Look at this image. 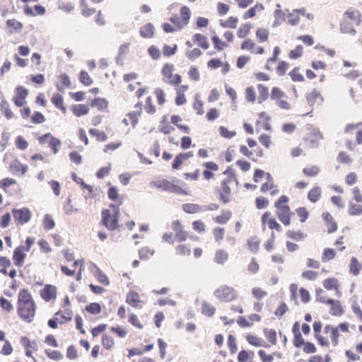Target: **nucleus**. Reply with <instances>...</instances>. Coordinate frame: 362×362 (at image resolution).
Listing matches in <instances>:
<instances>
[{"label": "nucleus", "instance_id": "61", "mask_svg": "<svg viewBox=\"0 0 362 362\" xmlns=\"http://www.w3.org/2000/svg\"><path fill=\"white\" fill-rule=\"evenodd\" d=\"M34 124H41L45 121L44 115L40 112H35L31 117Z\"/></svg>", "mask_w": 362, "mask_h": 362}, {"label": "nucleus", "instance_id": "32", "mask_svg": "<svg viewBox=\"0 0 362 362\" xmlns=\"http://www.w3.org/2000/svg\"><path fill=\"white\" fill-rule=\"evenodd\" d=\"M336 255L335 251L333 249L331 248H326L324 250L322 256V261L323 262H328L332 259L334 258Z\"/></svg>", "mask_w": 362, "mask_h": 362}, {"label": "nucleus", "instance_id": "53", "mask_svg": "<svg viewBox=\"0 0 362 362\" xmlns=\"http://www.w3.org/2000/svg\"><path fill=\"white\" fill-rule=\"evenodd\" d=\"M238 18L236 17H230L224 23H221V26L224 28H235L237 26Z\"/></svg>", "mask_w": 362, "mask_h": 362}, {"label": "nucleus", "instance_id": "4", "mask_svg": "<svg viewBox=\"0 0 362 362\" xmlns=\"http://www.w3.org/2000/svg\"><path fill=\"white\" fill-rule=\"evenodd\" d=\"M12 213L16 225H23L28 223L32 217L30 210L25 207L22 209L14 208Z\"/></svg>", "mask_w": 362, "mask_h": 362}, {"label": "nucleus", "instance_id": "13", "mask_svg": "<svg viewBox=\"0 0 362 362\" xmlns=\"http://www.w3.org/2000/svg\"><path fill=\"white\" fill-rule=\"evenodd\" d=\"M71 109L73 114L76 117H81L82 115H86L89 111L88 106L84 104L75 105L72 107Z\"/></svg>", "mask_w": 362, "mask_h": 362}, {"label": "nucleus", "instance_id": "50", "mask_svg": "<svg viewBox=\"0 0 362 362\" xmlns=\"http://www.w3.org/2000/svg\"><path fill=\"white\" fill-rule=\"evenodd\" d=\"M264 334L267 339L272 344H276V331L274 329H269L267 330L265 329L264 330Z\"/></svg>", "mask_w": 362, "mask_h": 362}, {"label": "nucleus", "instance_id": "12", "mask_svg": "<svg viewBox=\"0 0 362 362\" xmlns=\"http://www.w3.org/2000/svg\"><path fill=\"white\" fill-rule=\"evenodd\" d=\"M135 108H137L138 110L136 111L129 112L127 115V117H129V119L131 120L132 125L133 127H135L138 123V117L141 113V104L138 103L135 105Z\"/></svg>", "mask_w": 362, "mask_h": 362}, {"label": "nucleus", "instance_id": "63", "mask_svg": "<svg viewBox=\"0 0 362 362\" xmlns=\"http://www.w3.org/2000/svg\"><path fill=\"white\" fill-rule=\"evenodd\" d=\"M228 346L231 354H235L237 351V346L235 343V338L232 334L228 337Z\"/></svg>", "mask_w": 362, "mask_h": 362}, {"label": "nucleus", "instance_id": "15", "mask_svg": "<svg viewBox=\"0 0 362 362\" xmlns=\"http://www.w3.org/2000/svg\"><path fill=\"white\" fill-rule=\"evenodd\" d=\"M182 209L187 214H196L202 211L203 207L196 204H185L182 205Z\"/></svg>", "mask_w": 362, "mask_h": 362}, {"label": "nucleus", "instance_id": "2", "mask_svg": "<svg viewBox=\"0 0 362 362\" xmlns=\"http://www.w3.org/2000/svg\"><path fill=\"white\" fill-rule=\"evenodd\" d=\"M215 296L224 302H230L237 298L238 293L232 287L226 285L220 286L214 291Z\"/></svg>", "mask_w": 362, "mask_h": 362}, {"label": "nucleus", "instance_id": "5", "mask_svg": "<svg viewBox=\"0 0 362 362\" xmlns=\"http://www.w3.org/2000/svg\"><path fill=\"white\" fill-rule=\"evenodd\" d=\"M119 216L117 214H113V217L111 221V214L110 210L105 209L102 211V222L110 230H115L118 226Z\"/></svg>", "mask_w": 362, "mask_h": 362}, {"label": "nucleus", "instance_id": "37", "mask_svg": "<svg viewBox=\"0 0 362 362\" xmlns=\"http://www.w3.org/2000/svg\"><path fill=\"white\" fill-rule=\"evenodd\" d=\"M21 342L25 349H36L37 348V342L35 341H30L26 337H23L21 339Z\"/></svg>", "mask_w": 362, "mask_h": 362}, {"label": "nucleus", "instance_id": "45", "mask_svg": "<svg viewBox=\"0 0 362 362\" xmlns=\"http://www.w3.org/2000/svg\"><path fill=\"white\" fill-rule=\"evenodd\" d=\"M219 133L221 136L226 139H231L234 136H235L236 132L234 131H229L226 127L223 126H221L218 128Z\"/></svg>", "mask_w": 362, "mask_h": 362}, {"label": "nucleus", "instance_id": "42", "mask_svg": "<svg viewBox=\"0 0 362 362\" xmlns=\"http://www.w3.org/2000/svg\"><path fill=\"white\" fill-rule=\"evenodd\" d=\"M115 344L114 339L112 337L104 334L102 337V344L106 349H111Z\"/></svg>", "mask_w": 362, "mask_h": 362}, {"label": "nucleus", "instance_id": "18", "mask_svg": "<svg viewBox=\"0 0 362 362\" xmlns=\"http://www.w3.org/2000/svg\"><path fill=\"white\" fill-rule=\"evenodd\" d=\"M320 195H321L320 187H315L309 191L308 194V198L311 202L315 203L320 199Z\"/></svg>", "mask_w": 362, "mask_h": 362}, {"label": "nucleus", "instance_id": "29", "mask_svg": "<svg viewBox=\"0 0 362 362\" xmlns=\"http://www.w3.org/2000/svg\"><path fill=\"white\" fill-rule=\"evenodd\" d=\"M61 144V141L59 139L55 138L52 136H51L49 141V146L52 149V151L54 154L59 152V148Z\"/></svg>", "mask_w": 362, "mask_h": 362}, {"label": "nucleus", "instance_id": "22", "mask_svg": "<svg viewBox=\"0 0 362 362\" xmlns=\"http://www.w3.org/2000/svg\"><path fill=\"white\" fill-rule=\"evenodd\" d=\"M228 259V253L223 250H218L216 252V255L214 257V262L217 264H223L224 262H226Z\"/></svg>", "mask_w": 362, "mask_h": 362}, {"label": "nucleus", "instance_id": "48", "mask_svg": "<svg viewBox=\"0 0 362 362\" xmlns=\"http://www.w3.org/2000/svg\"><path fill=\"white\" fill-rule=\"evenodd\" d=\"M199 98V93H197L195 95V101L194 103L193 107L194 109L197 111V114L201 115L204 113L203 103Z\"/></svg>", "mask_w": 362, "mask_h": 362}, {"label": "nucleus", "instance_id": "14", "mask_svg": "<svg viewBox=\"0 0 362 362\" xmlns=\"http://www.w3.org/2000/svg\"><path fill=\"white\" fill-rule=\"evenodd\" d=\"M61 80L60 83H56V87L58 90L64 91L66 87H69L71 84V81L69 76L66 74H62L59 76Z\"/></svg>", "mask_w": 362, "mask_h": 362}, {"label": "nucleus", "instance_id": "6", "mask_svg": "<svg viewBox=\"0 0 362 362\" xmlns=\"http://www.w3.org/2000/svg\"><path fill=\"white\" fill-rule=\"evenodd\" d=\"M306 100L312 109L313 108L315 104L320 105L324 100L320 92L316 89L313 90L311 93L307 95Z\"/></svg>", "mask_w": 362, "mask_h": 362}, {"label": "nucleus", "instance_id": "24", "mask_svg": "<svg viewBox=\"0 0 362 362\" xmlns=\"http://www.w3.org/2000/svg\"><path fill=\"white\" fill-rule=\"evenodd\" d=\"M257 88L259 91V102L262 103L267 99L269 96V90L262 84H259L257 86Z\"/></svg>", "mask_w": 362, "mask_h": 362}, {"label": "nucleus", "instance_id": "41", "mask_svg": "<svg viewBox=\"0 0 362 362\" xmlns=\"http://www.w3.org/2000/svg\"><path fill=\"white\" fill-rule=\"evenodd\" d=\"M246 339H247V341H248L249 344H250L251 345H253L255 346H257V347H259V346H262L263 344H262V339L257 337H255V336H253V335H251V334H248L247 337H246Z\"/></svg>", "mask_w": 362, "mask_h": 362}, {"label": "nucleus", "instance_id": "40", "mask_svg": "<svg viewBox=\"0 0 362 362\" xmlns=\"http://www.w3.org/2000/svg\"><path fill=\"white\" fill-rule=\"evenodd\" d=\"M86 310L91 314L96 315L101 312V306L98 303H92L86 307Z\"/></svg>", "mask_w": 362, "mask_h": 362}, {"label": "nucleus", "instance_id": "3", "mask_svg": "<svg viewBox=\"0 0 362 362\" xmlns=\"http://www.w3.org/2000/svg\"><path fill=\"white\" fill-rule=\"evenodd\" d=\"M179 182V180H176L173 182H170L167 180H163L158 184H156L155 182H151V185H156L158 188H161L165 191H169L179 194H187V192L185 189L177 185Z\"/></svg>", "mask_w": 362, "mask_h": 362}, {"label": "nucleus", "instance_id": "25", "mask_svg": "<svg viewBox=\"0 0 362 362\" xmlns=\"http://www.w3.org/2000/svg\"><path fill=\"white\" fill-rule=\"evenodd\" d=\"M52 102L55 105L56 107L58 109L62 110V111L65 112L66 109L64 106L63 105V97L59 94H54L52 98Z\"/></svg>", "mask_w": 362, "mask_h": 362}, {"label": "nucleus", "instance_id": "26", "mask_svg": "<svg viewBox=\"0 0 362 362\" xmlns=\"http://www.w3.org/2000/svg\"><path fill=\"white\" fill-rule=\"evenodd\" d=\"M349 214L351 216H359L362 214V205L349 203Z\"/></svg>", "mask_w": 362, "mask_h": 362}, {"label": "nucleus", "instance_id": "47", "mask_svg": "<svg viewBox=\"0 0 362 362\" xmlns=\"http://www.w3.org/2000/svg\"><path fill=\"white\" fill-rule=\"evenodd\" d=\"M95 276L97 277L98 281L100 284H103L106 286L109 284L110 282L107 276L98 267L95 272Z\"/></svg>", "mask_w": 362, "mask_h": 362}, {"label": "nucleus", "instance_id": "60", "mask_svg": "<svg viewBox=\"0 0 362 362\" xmlns=\"http://www.w3.org/2000/svg\"><path fill=\"white\" fill-rule=\"evenodd\" d=\"M233 177H229L225 180H223L221 182V187H222V189H223V191L225 194H230V188L229 187V184L233 181Z\"/></svg>", "mask_w": 362, "mask_h": 362}, {"label": "nucleus", "instance_id": "54", "mask_svg": "<svg viewBox=\"0 0 362 362\" xmlns=\"http://www.w3.org/2000/svg\"><path fill=\"white\" fill-rule=\"evenodd\" d=\"M0 306L2 309L10 313L13 309V306L11 302L4 297L0 298Z\"/></svg>", "mask_w": 362, "mask_h": 362}, {"label": "nucleus", "instance_id": "28", "mask_svg": "<svg viewBox=\"0 0 362 362\" xmlns=\"http://www.w3.org/2000/svg\"><path fill=\"white\" fill-rule=\"evenodd\" d=\"M169 21L174 25L177 30L182 29L186 26L182 20L181 21L180 18L177 15L172 16L169 18Z\"/></svg>", "mask_w": 362, "mask_h": 362}, {"label": "nucleus", "instance_id": "62", "mask_svg": "<svg viewBox=\"0 0 362 362\" xmlns=\"http://www.w3.org/2000/svg\"><path fill=\"white\" fill-rule=\"evenodd\" d=\"M177 254L180 255H189L191 252L190 248L186 245H179L176 247Z\"/></svg>", "mask_w": 362, "mask_h": 362}, {"label": "nucleus", "instance_id": "1", "mask_svg": "<svg viewBox=\"0 0 362 362\" xmlns=\"http://www.w3.org/2000/svg\"><path fill=\"white\" fill-rule=\"evenodd\" d=\"M18 314L24 321L30 322L35 314V304L27 289L19 291L18 296Z\"/></svg>", "mask_w": 362, "mask_h": 362}, {"label": "nucleus", "instance_id": "30", "mask_svg": "<svg viewBox=\"0 0 362 362\" xmlns=\"http://www.w3.org/2000/svg\"><path fill=\"white\" fill-rule=\"evenodd\" d=\"M230 211H223L222 214L216 217L215 221L220 224H225L231 217Z\"/></svg>", "mask_w": 362, "mask_h": 362}, {"label": "nucleus", "instance_id": "44", "mask_svg": "<svg viewBox=\"0 0 362 362\" xmlns=\"http://www.w3.org/2000/svg\"><path fill=\"white\" fill-rule=\"evenodd\" d=\"M303 172L307 176L313 177L319 173L320 168L317 165H313L311 167L305 168Z\"/></svg>", "mask_w": 362, "mask_h": 362}, {"label": "nucleus", "instance_id": "16", "mask_svg": "<svg viewBox=\"0 0 362 362\" xmlns=\"http://www.w3.org/2000/svg\"><path fill=\"white\" fill-rule=\"evenodd\" d=\"M193 40L198 42V45L202 48L206 49L209 47L207 37L202 34L197 33L193 36Z\"/></svg>", "mask_w": 362, "mask_h": 362}, {"label": "nucleus", "instance_id": "20", "mask_svg": "<svg viewBox=\"0 0 362 362\" xmlns=\"http://www.w3.org/2000/svg\"><path fill=\"white\" fill-rule=\"evenodd\" d=\"M6 25L8 28L13 29V32L16 33H20L23 29V24L17 21L16 19H8L6 21Z\"/></svg>", "mask_w": 362, "mask_h": 362}, {"label": "nucleus", "instance_id": "46", "mask_svg": "<svg viewBox=\"0 0 362 362\" xmlns=\"http://www.w3.org/2000/svg\"><path fill=\"white\" fill-rule=\"evenodd\" d=\"M202 313L207 316H212L216 310L215 307L204 302L202 304Z\"/></svg>", "mask_w": 362, "mask_h": 362}, {"label": "nucleus", "instance_id": "36", "mask_svg": "<svg viewBox=\"0 0 362 362\" xmlns=\"http://www.w3.org/2000/svg\"><path fill=\"white\" fill-rule=\"evenodd\" d=\"M180 15L182 17V21L187 25L189 23L191 16V11L189 8L186 6H182L180 8Z\"/></svg>", "mask_w": 362, "mask_h": 362}, {"label": "nucleus", "instance_id": "52", "mask_svg": "<svg viewBox=\"0 0 362 362\" xmlns=\"http://www.w3.org/2000/svg\"><path fill=\"white\" fill-rule=\"evenodd\" d=\"M350 272L354 275H358L360 272L358 262L354 257H353L351 260Z\"/></svg>", "mask_w": 362, "mask_h": 362}, {"label": "nucleus", "instance_id": "11", "mask_svg": "<svg viewBox=\"0 0 362 362\" xmlns=\"http://www.w3.org/2000/svg\"><path fill=\"white\" fill-rule=\"evenodd\" d=\"M140 35L144 38H151L154 34V26L152 23H148L141 26L139 30Z\"/></svg>", "mask_w": 362, "mask_h": 362}, {"label": "nucleus", "instance_id": "23", "mask_svg": "<svg viewBox=\"0 0 362 362\" xmlns=\"http://www.w3.org/2000/svg\"><path fill=\"white\" fill-rule=\"evenodd\" d=\"M323 286L327 290L337 289L339 287L338 281L334 278H328L324 280Z\"/></svg>", "mask_w": 362, "mask_h": 362}, {"label": "nucleus", "instance_id": "57", "mask_svg": "<svg viewBox=\"0 0 362 362\" xmlns=\"http://www.w3.org/2000/svg\"><path fill=\"white\" fill-rule=\"evenodd\" d=\"M16 97H18L21 99H25L28 95V90L23 86H18L16 88Z\"/></svg>", "mask_w": 362, "mask_h": 362}, {"label": "nucleus", "instance_id": "7", "mask_svg": "<svg viewBox=\"0 0 362 362\" xmlns=\"http://www.w3.org/2000/svg\"><path fill=\"white\" fill-rule=\"evenodd\" d=\"M25 250L23 245L17 247L13 255L14 264L17 267H21L23 264L24 260L26 257V254L23 252Z\"/></svg>", "mask_w": 362, "mask_h": 362}, {"label": "nucleus", "instance_id": "55", "mask_svg": "<svg viewBox=\"0 0 362 362\" xmlns=\"http://www.w3.org/2000/svg\"><path fill=\"white\" fill-rule=\"evenodd\" d=\"M173 65L166 64L162 69V74L165 78L170 79L171 78H173Z\"/></svg>", "mask_w": 362, "mask_h": 362}, {"label": "nucleus", "instance_id": "58", "mask_svg": "<svg viewBox=\"0 0 362 362\" xmlns=\"http://www.w3.org/2000/svg\"><path fill=\"white\" fill-rule=\"evenodd\" d=\"M288 63L281 61L276 67V72L279 76H284L288 68Z\"/></svg>", "mask_w": 362, "mask_h": 362}, {"label": "nucleus", "instance_id": "19", "mask_svg": "<svg viewBox=\"0 0 362 362\" xmlns=\"http://www.w3.org/2000/svg\"><path fill=\"white\" fill-rule=\"evenodd\" d=\"M126 302L133 307H136L137 303L140 302L139 295L134 291H130L127 295Z\"/></svg>", "mask_w": 362, "mask_h": 362}, {"label": "nucleus", "instance_id": "31", "mask_svg": "<svg viewBox=\"0 0 362 362\" xmlns=\"http://www.w3.org/2000/svg\"><path fill=\"white\" fill-rule=\"evenodd\" d=\"M89 133L91 136H96L99 141H105L107 139V136L104 132H100L96 129H90Z\"/></svg>", "mask_w": 362, "mask_h": 362}, {"label": "nucleus", "instance_id": "33", "mask_svg": "<svg viewBox=\"0 0 362 362\" xmlns=\"http://www.w3.org/2000/svg\"><path fill=\"white\" fill-rule=\"evenodd\" d=\"M340 30L343 33H349L351 35H355L356 33V30L351 26V25L346 21L341 23Z\"/></svg>", "mask_w": 362, "mask_h": 362}, {"label": "nucleus", "instance_id": "49", "mask_svg": "<svg viewBox=\"0 0 362 362\" xmlns=\"http://www.w3.org/2000/svg\"><path fill=\"white\" fill-rule=\"evenodd\" d=\"M286 97L285 93L281 91L279 88L274 87L272 90L271 99L276 100L277 101L282 98Z\"/></svg>", "mask_w": 362, "mask_h": 362}, {"label": "nucleus", "instance_id": "27", "mask_svg": "<svg viewBox=\"0 0 362 362\" xmlns=\"http://www.w3.org/2000/svg\"><path fill=\"white\" fill-rule=\"evenodd\" d=\"M286 235L291 239H293L296 241H300L303 240L306 235L302 233L301 231H293V230H288L286 233Z\"/></svg>", "mask_w": 362, "mask_h": 362}, {"label": "nucleus", "instance_id": "39", "mask_svg": "<svg viewBox=\"0 0 362 362\" xmlns=\"http://www.w3.org/2000/svg\"><path fill=\"white\" fill-rule=\"evenodd\" d=\"M251 28H252V26L250 23L244 24L239 28V30L238 31V36L240 38L245 37L249 34Z\"/></svg>", "mask_w": 362, "mask_h": 362}, {"label": "nucleus", "instance_id": "35", "mask_svg": "<svg viewBox=\"0 0 362 362\" xmlns=\"http://www.w3.org/2000/svg\"><path fill=\"white\" fill-rule=\"evenodd\" d=\"M43 226L45 230H49L54 228L55 223L49 214H46L43 220Z\"/></svg>", "mask_w": 362, "mask_h": 362}, {"label": "nucleus", "instance_id": "21", "mask_svg": "<svg viewBox=\"0 0 362 362\" xmlns=\"http://www.w3.org/2000/svg\"><path fill=\"white\" fill-rule=\"evenodd\" d=\"M90 105L92 107H97L99 110H104L107 107L108 102L105 98H96Z\"/></svg>", "mask_w": 362, "mask_h": 362}, {"label": "nucleus", "instance_id": "34", "mask_svg": "<svg viewBox=\"0 0 362 362\" xmlns=\"http://www.w3.org/2000/svg\"><path fill=\"white\" fill-rule=\"evenodd\" d=\"M79 81L85 86H90L93 83V79L89 76L88 72L83 70L80 73Z\"/></svg>", "mask_w": 362, "mask_h": 362}, {"label": "nucleus", "instance_id": "8", "mask_svg": "<svg viewBox=\"0 0 362 362\" xmlns=\"http://www.w3.org/2000/svg\"><path fill=\"white\" fill-rule=\"evenodd\" d=\"M279 212L277 213L278 218L284 225L288 226L291 223L290 218V208L288 205H284L281 208H277Z\"/></svg>", "mask_w": 362, "mask_h": 362}, {"label": "nucleus", "instance_id": "56", "mask_svg": "<svg viewBox=\"0 0 362 362\" xmlns=\"http://www.w3.org/2000/svg\"><path fill=\"white\" fill-rule=\"evenodd\" d=\"M16 146L18 149L25 150L28 146V144L23 136H18L16 139Z\"/></svg>", "mask_w": 362, "mask_h": 362}, {"label": "nucleus", "instance_id": "9", "mask_svg": "<svg viewBox=\"0 0 362 362\" xmlns=\"http://www.w3.org/2000/svg\"><path fill=\"white\" fill-rule=\"evenodd\" d=\"M56 291L57 289L55 286L50 284H47L45 285V288L41 290L40 296L45 301L48 302L51 299L55 298Z\"/></svg>", "mask_w": 362, "mask_h": 362}, {"label": "nucleus", "instance_id": "64", "mask_svg": "<svg viewBox=\"0 0 362 362\" xmlns=\"http://www.w3.org/2000/svg\"><path fill=\"white\" fill-rule=\"evenodd\" d=\"M298 216L300 218V221L303 223L308 217V212L304 207H299L296 209Z\"/></svg>", "mask_w": 362, "mask_h": 362}, {"label": "nucleus", "instance_id": "38", "mask_svg": "<svg viewBox=\"0 0 362 362\" xmlns=\"http://www.w3.org/2000/svg\"><path fill=\"white\" fill-rule=\"evenodd\" d=\"M71 177L76 183L80 184L83 188L88 190L89 193L93 192V187L90 185L86 184L83 180L78 177L75 173H72Z\"/></svg>", "mask_w": 362, "mask_h": 362}, {"label": "nucleus", "instance_id": "17", "mask_svg": "<svg viewBox=\"0 0 362 362\" xmlns=\"http://www.w3.org/2000/svg\"><path fill=\"white\" fill-rule=\"evenodd\" d=\"M0 105H1V110L4 112L5 117L8 119L12 118L13 113L11 111V110L10 109L9 105H8V102L6 101V100L4 98V97H1Z\"/></svg>", "mask_w": 362, "mask_h": 362}, {"label": "nucleus", "instance_id": "10", "mask_svg": "<svg viewBox=\"0 0 362 362\" xmlns=\"http://www.w3.org/2000/svg\"><path fill=\"white\" fill-rule=\"evenodd\" d=\"M327 303L331 305L330 313L332 315L340 316L343 313V309L339 301L329 298L327 299Z\"/></svg>", "mask_w": 362, "mask_h": 362}, {"label": "nucleus", "instance_id": "51", "mask_svg": "<svg viewBox=\"0 0 362 362\" xmlns=\"http://www.w3.org/2000/svg\"><path fill=\"white\" fill-rule=\"evenodd\" d=\"M45 352L49 358L54 361H59L63 358V355L59 351L46 350Z\"/></svg>", "mask_w": 362, "mask_h": 362}, {"label": "nucleus", "instance_id": "43", "mask_svg": "<svg viewBox=\"0 0 362 362\" xmlns=\"http://www.w3.org/2000/svg\"><path fill=\"white\" fill-rule=\"evenodd\" d=\"M256 35L259 41L263 42L268 40L269 31L267 29L259 28L256 32Z\"/></svg>", "mask_w": 362, "mask_h": 362}, {"label": "nucleus", "instance_id": "59", "mask_svg": "<svg viewBox=\"0 0 362 362\" xmlns=\"http://www.w3.org/2000/svg\"><path fill=\"white\" fill-rule=\"evenodd\" d=\"M302 54L303 47L301 45H298L294 49L290 51L289 57L291 59H296L300 57Z\"/></svg>", "mask_w": 362, "mask_h": 362}]
</instances>
